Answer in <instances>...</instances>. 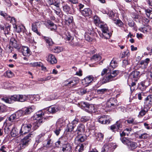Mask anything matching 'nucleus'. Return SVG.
Segmentation results:
<instances>
[{
	"mask_svg": "<svg viewBox=\"0 0 152 152\" xmlns=\"http://www.w3.org/2000/svg\"><path fill=\"white\" fill-rule=\"evenodd\" d=\"M129 134V132H126L124 130L121 133L120 132V135L121 137H124L126 135L128 136Z\"/></svg>",
	"mask_w": 152,
	"mask_h": 152,
	"instance_id": "obj_64",
	"label": "nucleus"
},
{
	"mask_svg": "<svg viewBox=\"0 0 152 152\" xmlns=\"http://www.w3.org/2000/svg\"><path fill=\"white\" fill-rule=\"evenodd\" d=\"M150 109L145 106H144L143 108H142L141 110L139 113L138 117H141L144 116L148 112Z\"/></svg>",
	"mask_w": 152,
	"mask_h": 152,
	"instance_id": "obj_20",
	"label": "nucleus"
},
{
	"mask_svg": "<svg viewBox=\"0 0 152 152\" xmlns=\"http://www.w3.org/2000/svg\"><path fill=\"white\" fill-rule=\"evenodd\" d=\"M90 119V117L88 116H83L81 118L80 121L83 123H85L88 121Z\"/></svg>",
	"mask_w": 152,
	"mask_h": 152,
	"instance_id": "obj_44",
	"label": "nucleus"
},
{
	"mask_svg": "<svg viewBox=\"0 0 152 152\" xmlns=\"http://www.w3.org/2000/svg\"><path fill=\"white\" fill-rule=\"evenodd\" d=\"M78 83V78L77 77H74L64 81L63 83L65 86L71 87L76 85Z\"/></svg>",
	"mask_w": 152,
	"mask_h": 152,
	"instance_id": "obj_6",
	"label": "nucleus"
},
{
	"mask_svg": "<svg viewBox=\"0 0 152 152\" xmlns=\"http://www.w3.org/2000/svg\"><path fill=\"white\" fill-rule=\"evenodd\" d=\"M144 105L149 109L152 105V94L148 95L144 101Z\"/></svg>",
	"mask_w": 152,
	"mask_h": 152,
	"instance_id": "obj_10",
	"label": "nucleus"
},
{
	"mask_svg": "<svg viewBox=\"0 0 152 152\" xmlns=\"http://www.w3.org/2000/svg\"><path fill=\"white\" fill-rule=\"evenodd\" d=\"M89 104L88 103L86 102H82L81 103V105L82 108H85L86 110V109H87V107H88Z\"/></svg>",
	"mask_w": 152,
	"mask_h": 152,
	"instance_id": "obj_54",
	"label": "nucleus"
},
{
	"mask_svg": "<svg viewBox=\"0 0 152 152\" xmlns=\"http://www.w3.org/2000/svg\"><path fill=\"white\" fill-rule=\"evenodd\" d=\"M134 118H129L127 120H126L125 121V123L126 122L129 124L132 125H136L137 123V122L134 121Z\"/></svg>",
	"mask_w": 152,
	"mask_h": 152,
	"instance_id": "obj_37",
	"label": "nucleus"
},
{
	"mask_svg": "<svg viewBox=\"0 0 152 152\" xmlns=\"http://www.w3.org/2000/svg\"><path fill=\"white\" fill-rule=\"evenodd\" d=\"M93 19L96 25H98L101 28L102 33L99 34L100 36L104 39L110 38L112 34L108 30L107 25L101 22L99 17L96 15L94 16Z\"/></svg>",
	"mask_w": 152,
	"mask_h": 152,
	"instance_id": "obj_2",
	"label": "nucleus"
},
{
	"mask_svg": "<svg viewBox=\"0 0 152 152\" xmlns=\"http://www.w3.org/2000/svg\"><path fill=\"white\" fill-rule=\"evenodd\" d=\"M48 28L51 30L55 31L56 30L57 28L56 25L52 21H50L49 22H48Z\"/></svg>",
	"mask_w": 152,
	"mask_h": 152,
	"instance_id": "obj_32",
	"label": "nucleus"
},
{
	"mask_svg": "<svg viewBox=\"0 0 152 152\" xmlns=\"http://www.w3.org/2000/svg\"><path fill=\"white\" fill-rule=\"evenodd\" d=\"M140 75V71L137 70L132 71L130 74L129 76V79H131L132 82L130 83H129V86L130 87V90L132 92L135 89L136 83L139 79Z\"/></svg>",
	"mask_w": 152,
	"mask_h": 152,
	"instance_id": "obj_4",
	"label": "nucleus"
},
{
	"mask_svg": "<svg viewBox=\"0 0 152 152\" xmlns=\"http://www.w3.org/2000/svg\"><path fill=\"white\" fill-rule=\"evenodd\" d=\"M44 115V113L42 111H38L34 114L33 117V119L36 120V121L34 122L31 123L32 130H36L40 126L41 124L45 121V118H43Z\"/></svg>",
	"mask_w": 152,
	"mask_h": 152,
	"instance_id": "obj_3",
	"label": "nucleus"
},
{
	"mask_svg": "<svg viewBox=\"0 0 152 152\" xmlns=\"http://www.w3.org/2000/svg\"><path fill=\"white\" fill-rule=\"evenodd\" d=\"M60 110V107L56 106L50 107L48 110V112L52 114L55 113Z\"/></svg>",
	"mask_w": 152,
	"mask_h": 152,
	"instance_id": "obj_17",
	"label": "nucleus"
},
{
	"mask_svg": "<svg viewBox=\"0 0 152 152\" xmlns=\"http://www.w3.org/2000/svg\"><path fill=\"white\" fill-rule=\"evenodd\" d=\"M108 91V90L106 88H103L98 89L97 90V92L99 94H103Z\"/></svg>",
	"mask_w": 152,
	"mask_h": 152,
	"instance_id": "obj_45",
	"label": "nucleus"
},
{
	"mask_svg": "<svg viewBox=\"0 0 152 152\" xmlns=\"http://www.w3.org/2000/svg\"><path fill=\"white\" fill-rule=\"evenodd\" d=\"M80 94L83 95L88 92V91L87 88H79L78 90Z\"/></svg>",
	"mask_w": 152,
	"mask_h": 152,
	"instance_id": "obj_41",
	"label": "nucleus"
},
{
	"mask_svg": "<svg viewBox=\"0 0 152 152\" xmlns=\"http://www.w3.org/2000/svg\"><path fill=\"white\" fill-rule=\"evenodd\" d=\"M138 138L140 139H146L149 138V135L148 134L146 133H141L140 131L137 134Z\"/></svg>",
	"mask_w": 152,
	"mask_h": 152,
	"instance_id": "obj_24",
	"label": "nucleus"
},
{
	"mask_svg": "<svg viewBox=\"0 0 152 152\" xmlns=\"http://www.w3.org/2000/svg\"><path fill=\"white\" fill-rule=\"evenodd\" d=\"M112 145H113V144L111 143L105 144L102 148V152H110L112 149Z\"/></svg>",
	"mask_w": 152,
	"mask_h": 152,
	"instance_id": "obj_18",
	"label": "nucleus"
},
{
	"mask_svg": "<svg viewBox=\"0 0 152 152\" xmlns=\"http://www.w3.org/2000/svg\"><path fill=\"white\" fill-rule=\"evenodd\" d=\"M29 97L30 100L32 101L33 102L37 101L36 97L35 96L30 95L29 96Z\"/></svg>",
	"mask_w": 152,
	"mask_h": 152,
	"instance_id": "obj_61",
	"label": "nucleus"
},
{
	"mask_svg": "<svg viewBox=\"0 0 152 152\" xmlns=\"http://www.w3.org/2000/svg\"><path fill=\"white\" fill-rule=\"evenodd\" d=\"M28 97L24 95H18V101L24 102L28 99Z\"/></svg>",
	"mask_w": 152,
	"mask_h": 152,
	"instance_id": "obj_33",
	"label": "nucleus"
},
{
	"mask_svg": "<svg viewBox=\"0 0 152 152\" xmlns=\"http://www.w3.org/2000/svg\"><path fill=\"white\" fill-rule=\"evenodd\" d=\"M30 65L33 67H40L41 66V65H42V64L40 62H36L31 63H30Z\"/></svg>",
	"mask_w": 152,
	"mask_h": 152,
	"instance_id": "obj_50",
	"label": "nucleus"
},
{
	"mask_svg": "<svg viewBox=\"0 0 152 152\" xmlns=\"http://www.w3.org/2000/svg\"><path fill=\"white\" fill-rule=\"evenodd\" d=\"M150 61V59L148 58H146L145 60L141 61L140 63L141 65V67L144 68H146L148 65V64Z\"/></svg>",
	"mask_w": 152,
	"mask_h": 152,
	"instance_id": "obj_28",
	"label": "nucleus"
},
{
	"mask_svg": "<svg viewBox=\"0 0 152 152\" xmlns=\"http://www.w3.org/2000/svg\"><path fill=\"white\" fill-rule=\"evenodd\" d=\"M27 36L26 37V39L30 42L32 43L34 41V38L31 36V34L30 33L26 34Z\"/></svg>",
	"mask_w": 152,
	"mask_h": 152,
	"instance_id": "obj_42",
	"label": "nucleus"
},
{
	"mask_svg": "<svg viewBox=\"0 0 152 152\" xmlns=\"http://www.w3.org/2000/svg\"><path fill=\"white\" fill-rule=\"evenodd\" d=\"M16 114H13L10 115V121L13 122L16 118Z\"/></svg>",
	"mask_w": 152,
	"mask_h": 152,
	"instance_id": "obj_59",
	"label": "nucleus"
},
{
	"mask_svg": "<svg viewBox=\"0 0 152 152\" xmlns=\"http://www.w3.org/2000/svg\"><path fill=\"white\" fill-rule=\"evenodd\" d=\"M42 39L44 40L47 46L51 48L55 45L52 39L49 37L42 36Z\"/></svg>",
	"mask_w": 152,
	"mask_h": 152,
	"instance_id": "obj_11",
	"label": "nucleus"
},
{
	"mask_svg": "<svg viewBox=\"0 0 152 152\" xmlns=\"http://www.w3.org/2000/svg\"><path fill=\"white\" fill-rule=\"evenodd\" d=\"M62 151L63 152H72V147L70 144L67 143L63 145Z\"/></svg>",
	"mask_w": 152,
	"mask_h": 152,
	"instance_id": "obj_21",
	"label": "nucleus"
},
{
	"mask_svg": "<svg viewBox=\"0 0 152 152\" xmlns=\"http://www.w3.org/2000/svg\"><path fill=\"white\" fill-rule=\"evenodd\" d=\"M117 25H118V26L120 27H123L124 26V24L120 20H117V22L116 23Z\"/></svg>",
	"mask_w": 152,
	"mask_h": 152,
	"instance_id": "obj_62",
	"label": "nucleus"
},
{
	"mask_svg": "<svg viewBox=\"0 0 152 152\" xmlns=\"http://www.w3.org/2000/svg\"><path fill=\"white\" fill-rule=\"evenodd\" d=\"M18 95H14L10 97V101L11 102L18 101Z\"/></svg>",
	"mask_w": 152,
	"mask_h": 152,
	"instance_id": "obj_46",
	"label": "nucleus"
},
{
	"mask_svg": "<svg viewBox=\"0 0 152 152\" xmlns=\"http://www.w3.org/2000/svg\"><path fill=\"white\" fill-rule=\"evenodd\" d=\"M6 107L3 104L0 103V112H5L6 110Z\"/></svg>",
	"mask_w": 152,
	"mask_h": 152,
	"instance_id": "obj_49",
	"label": "nucleus"
},
{
	"mask_svg": "<svg viewBox=\"0 0 152 152\" xmlns=\"http://www.w3.org/2000/svg\"><path fill=\"white\" fill-rule=\"evenodd\" d=\"M84 146L83 144H79L75 147L74 152H81L83 150Z\"/></svg>",
	"mask_w": 152,
	"mask_h": 152,
	"instance_id": "obj_35",
	"label": "nucleus"
},
{
	"mask_svg": "<svg viewBox=\"0 0 152 152\" xmlns=\"http://www.w3.org/2000/svg\"><path fill=\"white\" fill-rule=\"evenodd\" d=\"M63 11L67 14H72V9L69 5V3L67 2H63L62 3Z\"/></svg>",
	"mask_w": 152,
	"mask_h": 152,
	"instance_id": "obj_9",
	"label": "nucleus"
},
{
	"mask_svg": "<svg viewBox=\"0 0 152 152\" xmlns=\"http://www.w3.org/2000/svg\"><path fill=\"white\" fill-rule=\"evenodd\" d=\"M80 12L82 15L85 17L91 16L92 15V11L89 8H85L83 10H80Z\"/></svg>",
	"mask_w": 152,
	"mask_h": 152,
	"instance_id": "obj_12",
	"label": "nucleus"
},
{
	"mask_svg": "<svg viewBox=\"0 0 152 152\" xmlns=\"http://www.w3.org/2000/svg\"><path fill=\"white\" fill-rule=\"evenodd\" d=\"M101 57L99 55L97 54L93 55L92 57L91 58V60H94L95 61H98L100 59Z\"/></svg>",
	"mask_w": 152,
	"mask_h": 152,
	"instance_id": "obj_51",
	"label": "nucleus"
},
{
	"mask_svg": "<svg viewBox=\"0 0 152 152\" xmlns=\"http://www.w3.org/2000/svg\"><path fill=\"white\" fill-rule=\"evenodd\" d=\"M47 60L52 64H56L57 61L55 56L52 54L48 55Z\"/></svg>",
	"mask_w": 152,
	"mask_h": 152,
	"instance_id": "obj_27",
	"label": "nucleus"
},
{
	"mask_svg": "<svg viewBox=\"0 0 152 152\" xmlns=\"http://www.w3.org/2000/svg\"><path fill=\"white\" fill-rule=\"evenodd\" d=\"M96 140L98 141H102L103 139L104 135L101 133H99L96 136Z\"/></svg>",
	"mask_w": 152,
	"mask_h": 152,
	"instance_id": "obj_43",
	"label": "nucleus"
},
{
	"mask_svg": "<svg viewBox=\"0 0 152 152\" xmlns=\"http://www.w3.org/2000/svg\"><path fill=\"white\" fill-rule=\"evenodd\" d=\"M32 126L30 123L23 124L22 125L20 131L21 135H23L29 132L32 129Z\"/></svg>",
	"mask_w": 152,
	"mask_h": 152,
	"instance_id": "obj_7",
	"label": "nucleus"
},
{
	"mask_svg": "<svg viewBox=\"0 0 152 152\" xmlns=\"http://www.w3.org/2000/svg\"><path fill=\"white\" fill-rule=\"evenodd\" d=\"M86 136L84 134H80L77 136L76 139L78 142H83L87 139Z\"/></svg>",
	"mask_w": 152,
	"mask_h": 152,
	"instance_id": "obj_23",
	"label": "nucleus"
},
{
	"mask_svg": "<svg viewBox=\"0 0 152 152\" xmlns=\"http://www.w3.org/2000/svg\"><path fill=\"white\" fill-rule=\"evenodd\" d=\"M18 117H20L24 115V110H20L18 111L16 113Z\"/></svg>",
	"mask_w": 152,
	"mask_h": 152,
	"instance_id": "obj_58",
	"label": "nucleus"
},
{
	"mask_svg": "<svg viewBox=\"0 0 152 152\" xmlns=\"http://www.w3.org/2000/svg\"><path fill=\"white\" fill-rule=\"evenodd\" d=\"M117 66V63L115 58H113L109 65L107 66V68H104L103 69L101 75L103 76L105 75V76L102 79L100 80L98 83L101 85L114 80L115 77L120 73V71L118 70H115L113 71H112Z\"/></svg>",
	"mask_w": 152,
	"mask_h": 152,
	"instance_id": "obj_1",
	"label": "nucleus"
},
{
	"mask_svg": "<svg viewBox=\"0 0 152 152\" xmlns=\"http://www.w3.org/2000/svg\"><path fill=\"white\" fill-rule=\"evenodd\" d=\"M86 111L89 113H95L96 111L93 105L90 104L88 107H87Z\"/></svg>",
	"mask_w": 152,
	"mask_h": 152,
	"instance_id": "obj_31",
	"label": "nucleus"
},
{
	"mask_svg": "<svg viewBox=\"0 0 152 152\" xmlns=\"http://www.w3.org/2000/svg\"><path fill=\"white\" fill-rule=\"evenodd\" d=\"M14 31L18 32L20 33L22 31L24 32L25 31L26 29L23 26H17V25L15 26H13Z\"/></svg>",
	"mask_w": 152,
	"mask_h": 152,
	"instance_id": "obj_19",
	"label": "nucleus"
},
{
	"mask_svg": "<svg viewBox=\"0 0 152 152\" xmlns=\"http://www.w3.org/2000/svg\"><path fill=\"white\" fill-rule=\"evenodd\" d=\"M78 122V120L77 118H75L73 120L70 124H73V126H74V127L76 126V124H77Z\"/></svg>",
	"mask_w": 152,
	"mask_h": 152,
	"instance_id": "obj_60",
	"label": "nucleus"
},
{
	"mask_svg": "<svg viewBox=\"0 0 152 152\" xmlns=\"http://www.w3.org/2000/svg\"><path fill=\"white\" fill-rule=\"evenodd\" d=\"M34 136V134L31 132L22 139L20 143L19 144L20 149H23L27 147L31 142V138Z\"/></svg>",
	"mask_w": 152,
	"mask_h": 152,
	"instance_id": "obj_5",
	"label": "nucleus"
},
{
	"mask_svg": "<svg viewBox=\"0 0 152 152\" xmlns=\"http://www.w3.org/2000/svg\"><path fill=\"white\" fill-rule=\"evenodd\" d=\"M35 109V107L34 106L26 108L24 110V113L26 115L30 114Z\"/></svg>",
	"mask_w": 152,
	"mask_h": 152,
	"instance_id": "obj_29",
	"label": "nucleus"
},
{
	"mask_svg": "<svg viewBox=\"0 0 152 152\" xmlns=\"http://www.w3.org/2000/svg\"><path fill=\"white\" fill-rule=\"evenodd\" d=\"M139 86L140 89L142 91H144L147 88V87L144 86V84L143 81L140 83Z\"/></svg>",
	"mask_w": 152,
	"mask_h": 152,
	"instance_id": "obj_52",
	"label": "nucleus"
},
{
	"mask_svg": "<svg viewBox=\"0 0 152 152\" xmlns=\"http://www.w3.org/2000/svg\"><path fill=\"white\" fill-rule=\"evenodd\" d=\"M145 11L147 17H148V16H150V15H151L152 12V9H145Z\"/></svg>",
	"mask_w": 152,
	"mask_h": 152,
	"instance_id": "obj_55",
	"label": "nucleus"
},
{
	"mask_svg": "<svg viewBox=\"0 0 152 152\" xmlns=\"http://www.w3.org/2000/svg\"><path fill=\"white\" fill-rule=\"evenodd\" d=\"M32 29V31L36 33L37 35L40 36L41 33L38 31L37 29V26L36 23H33L31 25Z\"/></svg>",
	"mask_w": 152,
	"mask_h": 152,
	"instance_id": "obj_36",
	"label": "nucleus"
},
{
	"mask_svg": "<svg viewBox=\"0 0 152 152\" xmlns=\"http://www.w3.org/2000/svg\"><path fill=\"white\" fill-rule=\"evenodd\" d=\"M94 80V77L92 75H89L87 76L82 80V83L83 85L87 86Z\"/></svg>",
	"mask_w": 152,
	"mask_h": 152,
	"instance_id": "obj_8",
	"label": "nucleus"
},
{
	"mask_svg": "<svg viewBox=\"0 0 152 152\" xmlns=\"http://www.w3.org/2000/svg\"><path fill=\"white\" fill-rule=\"evenodd\" d=\"M21 50L22 54L24 56H29L31 54L30 49L27 47H22Z\"/></svg>",
	"mask_w": 152,
	"mask_h": 152,
	"instance_id": "obj_14",
	"label": "nucleus"
},
{
	"mask_svg": "<svg viewBox=\"0 0 152 152\" xmlns=\"http://www.w3.org/2000/svg\"><path fill=\"white\" fill-rule=\"evenodd\" d=\"M74 128V126H73L72 124L69 123L67 125L66 131L67 132H72V131Z\"/></svg>",
	"mask_w": 152,
	"mask_h": 152,
	"instance_id": "obj_40",
	"label": "nucleus"
},
{
	"mask_svg": "<svg viewBox=\"0 0 152 152\" xmlns=\"http://www.w3.org/2000/svg\"><path fill=\"white\" fill-rule=\"evenodd\" d=\"M125 123V121L123 119H120L116 122L115 124L118 129L122 127L123 125Z\"/></svg>",
	"mask_w": 152,
	"mask_h": 152,
	"instance_id": "obj_34",
	"label": "nucleus"
},
{
	"mask_svg": "<svg viewBox=\"0 0 152 152\" xmlns=\"http://www.w3.org/2000/svg\"><path fill=\"white\" fill-rule=\"evenodd\" d=\"M65 141L64 138H60L59 140L56 142V145L58 147H59V145H62L63 146V145L64 144V143Z\"/></svg>",
	"mask_w": 152,
	"mask_h": 152,
	"instance_id": "obj_39",
	"label": "nucleus"
},
{
	"mask_svg": "<svg viewBox=\"0 0 152 152\" xmlns=\"http://www.w3.org/2000/svg\"><path fill=\"white\" fill-rule=\"evenodd\" d=\"M65 20L67 24L68 23L69 24L72 21L73 17L72 16L69 17L66 16L65 18Z\"/></svg>",
	"mask_w": 152,
	"mask_h": 152,
	"instance_id": "obj_47",
	"label": "nucleus"
},
{
	"mask_svg": "<svg viewBox=\"0 0 152 152\" xmlns=\"http://www.w3.org/2000/svg\"><path fill=\"white\" fill-rule=\"evenodd\" d=\"M91 35L87 33H86L85 35L86 40L88 42H91L92 41V39L91 37Z\"/></svg>",
	"mask_w": 152,
	"mask_h": 152,
	"instance_id": "obj_48",
	"label": "nucleus"
},
{
	"mask_svg": "<svg viewBox=\"0 0 152 152\" xmlns=\"http://www.w3.org/2000/svg\"><path fill=\"white\" fill-rule=\"evenodd\" d=\"M143 82L144 84V85H145V86L147 87L149 86L151 84L150 82L148 79H146V80L143 81Z\"/></svg>",
	"mask_w": 152,
	"mask_h": 152,
	"instance_id": "obj_63",
	"label": "nucleus"
},
{
	"mask_svg": "<svg viewBox=\"0 0 152 152\" xmlns=\"http://www.w3.org/2000/svg\"><path fill=\"white\" fill-rule=\"evenodd\" d=\"M52 50L53 52L56 53H58L61 51L60 47L58 46L55 47Z\"/></svg>",
	"mask_w": 152,
	"mask_h": 152,
	"instance_id": "obj_53",
	"label": "nucleus"
},
{
	"mask_svg": "<svg viewBox=\"0 0 152 152\" xmlns=\"http://www.w3.org/2000/svg\"><path fill=\"white\" fill-rule=\"evenodd\" d=\"M85 130V128L84 125L82 124H80L77 126V129L76 131L77 133H84Z\"/></svg>",
	"mask_w": 152,
	"mask_h": 152,
	"instance_id": "obj_22",
	"label": "nucleus"
},
{
	"mask_svg": "<svg viewBox=\"0 0 152 152\" xmlns=\"http://www.w3.org/2000/svg\"><path fill=\"white\" fill-rule=\"evenodd\" d=\"M11 47L17 49L18 50L20 49V46L17 43V41L13 38L10 39V48Z\"/></svg>",
	"mask_w": 152,
	"mask_h": 152,
	"instance_id": "obj_13",
	"label": "nucleus"
},
{
	"mask_svg": "<svg viewBox=\"0 0 152 152\" xmlns=\"http://www.w3.org/2000/svg\"><path fill=\"white\" fill-rule=\"evenodd\" d=\"M98 121L102 124H109L110 123V120L107 119L105 115H103L99 118Z\"/></svg>",
	"mask_w": 152,
	"mask_h": 152,
	"instance_id": "obj_15",
	"label": "nucleus"
},
{
	"mask_svg": "<svg viewBox=\"0 0 152 152\" xmlns=\"http://www.w3.org/2000/svg\"><path fill=\"white\" fill-rule=\"evenodd\" d=\"M16 19L14 17L11 18V20H10V23H11L13 27V26H15L16 25Z\"/></svg>",
	"mask_w": 152,
	"mask_h": 152,
	"instance_id": "obj_56",
	"label": "nucleus"
},
{
	"mask_svg": "<svg viewBox=\"0 0 152 152\" xmlns=\"http://www.w3.org/2000/svg\"><path fill=\"white\" fill-rule=\"evenodd\" d=\"M120 140L124 144L126 145L127 146L128 145V143L130 141L128 137H121Z\"/></svg>",
	"mask_w": 152,
	"mask_h": 152,
	"instance_id": "obj_38",
	"label": "nucleus"
},
{
	"mask_svg": "<svg viewBox=\"0 0 152 152\" xmlns=\"http://www.w3.org/2000/svg\"><path fill=\"white\" fill-rule=\"evenodd\" d=\"M54 12L56 13V14L60 16L61 13V9L60 8H57L56 10H53Z\"/></svg>",
	"mask_w": 152,
	"mask_h": 152,
	"instance_id": "obj_57",
	"label": "nucleus"
},
{
	"mask_svg": "<svg viewBox=\"0 0 152 152\" xmlns=\"http://www.w3.org/2000/svg\"><path fill=\"white\" fill-rule=\"evenodd\" d=\"M43 140V135L42 134H40L37 136L35 138V141L34 144V147H36L40 142Z\"/></svg>",
	"mask_w": 152,
	"mask_h": 152,
	"instance_id": "obj_25",
	"label": "nucleus"
},
{
	"mask_svg": "<svg viewBox=\"0 0 152 152\" xmlns=\"http://www.w3.org/2000/svg\"><path fill=\"white\" fill-rule=\"evenodd\" d=\"M127 146L129 150H133L137 147V144L136 142L130 141Z\"/></svg>",
	"mask_w": 152,
	"mask_h": 152,
	"instance_id": "obj_26",
	"label": "nucleus"
},
{
	"mask_svg": "<svg viewBox=\"0 0 152 152\" xmlns=\"http://www.w3.org/2000/svg\"><path fill=\"white\" fill-rule=\"evenodd\" d=\"M117 102L116 99L113 98H110L106 103V107L109 108L112 106L114 107L115 104Z\"/></svg>",
	"mask_w": 152,
	"mask_h": 152,
	"instance_id": "obj_16",
	"label": "nucleus"
},
{
	"mask_svg": "<svg viewBox=\"0 0 152 152\" xmlns=\"http://www.w3.org/2000/svg\"><path fill=\"white\" fill-rule=\"evenodd\" d=\"M18 131L17 128L14 127H13L10 132V135L12 137H15L18 134Z\"/></svg>",
	"mask_w": 152,
	"mask_h": 152,
	"instance_id": "obj_30",
	"label": "nucleus"
}]
</instances>
